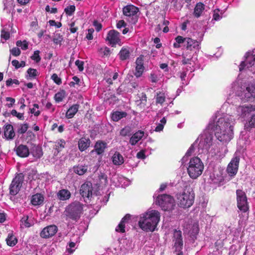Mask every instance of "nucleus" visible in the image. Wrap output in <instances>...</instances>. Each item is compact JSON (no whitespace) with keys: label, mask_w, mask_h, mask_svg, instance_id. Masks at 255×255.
I'll list each match as a JSON object with an SVG mask.
<instances>
[{"label":"nucleus","mask_w":255,"mask_h":255,"mask_svg":"<svg viewBox=\"0 0 255 255\" xmlns=\"http://www.w3.org/2000/svg\"><path fill=\"white\" fill-rule=\"evenodd\" d=\"M215 125V135L220 141L227 143L233 137L235 120L233 116L224 114L217 116Z\"/></svg>","instance_id":"nucleus-1"},{"label":"nucleus","mask_w":255,"mask_h":255,"mask_svg":"<svg viewBox=\"0 0 255 255\" xmlns=\"http://www.w3.org/2000/svg\"><path fill=\"white\" fill-rule=\"evenodd\" d=\"M159 220V213L155 210H151L140 216L138 225L143 231L153 232Z\"/></svg>","instance_id":"nucleus-2"},{"label":"nucleus","mask_w":255,"mask_h":255,"mask_svg":"<svg viewBox=\"0 0 255 255\" xmlns=\"http://www.w3.org/2000/svg\"><path fill=\"white\" fill-rule=\"evenodd\" d=\"M204 168V164L200 158L193 157L188 163L187 172L191 178L195 179L202 174Z\"/></svg>","instance_id":"nucleus-3"},{"label":"nucleus","mask_w":255,"mask_h":255,"mask_svg":"<svg viewBox=\"0 0 255 255\" xmlns=\"http://www.w3.org/2000/svg\"><path fill=\"white\" fill-rule=\"evenodd\" d=\"M212 139V135L209 133H205L201 136L199 146L203 150L202 153H209L211 156H215V155L217 154L215 149L216 144L213 143Z\"/></svg>","instance_id":"nucleus-4"},{"label":"nucleus","mask_w":255,"mask_h":255,"mask_svg":"<svg viewBox=\"0 0 255 255\" xmlns=\"http://www.w3.org/2000/svg\"><path fill=\"white\" fill-rule=\"evenodd\" d=\"M178 205L183 208L191 207L194 203V194L192 191H185L182 194L177 195Z\"/></svg>","instance_id":"nucleus-5"},{"label":"nucleus","mask_w":255,"mask_h":255,"mask_svg":"<svg viewBox=\"0 0 255 255\" xmlns=\"http://www.w3.org/2000/svg\"><path fill=\"white\" fill-rule=\"evenodd\" d=\"M83 210V205L79 202H75L70 204L66 209L65 215L67 218L77 220L80 218Z\"/></svg>","instance_id":"nucleus-6"},{"label":"nucleus","mask_w":255,"mask_h":255,"mask_svg":"<svg viewBox=\"0 0 255 255\" xmlns=\"http://www.w3.org/2000/svg\"><path fill=\"white\" fill-rule=\"evenodd\" d=\"M155 203L164 211H169L174 208L175 201L173 198L167 194L159 195L155 200Z\"/></svg>","instance_id":"nucleus-7"},{"label":"nucleus","mask_w":255,"mask_h":255,"mask_svg":"<svg viewBox=\"0 0 255 255\" xmlns=\"http://www.w3.org/2000/svg\"><path fill=\"white\" fill-rule=\"evenodd\" d=\"M255 55L248 53L246 54V58L244 61H242L240 65V71L243 70L249 71L247 73L252 72L255 75Z\"/></svg>","instance_id":"nucleus-8"},{"label":"nucleus","mask_w":255,"mask_h":255,"mask_svg":"<svg viewBox=\"0 0 255 255\" xmlns=\"http://www.w3.org/2000/svg\"><path fill=\"white\" fill-rule=\"evenodd\" d=\"M237 207L243 212H246L249 210L247 197L245 192L242 190L236 191Z\"/></svg>","instance_id":"nucleus-9"},{"label":"nucleus","mask_w":255,"mask_h":255,"mask_svg":"<svg viewBox=\"0 0 255 255\" xmlns=\"http://www.w3.org/2000/svg\"><path fill=\"white\" fill-rule=\"evenodd\" d=\"M255 105L251 104L243 105L236 108L237 116L239 118L245 119L254 112Z\"/></svg>","instance_id":"nucleus-10"},{"label":"nucleus","mask_w":255,"mask_h":255,"mask_svg":"<svg viewBox=\"0 0 255 255\" xmlns=\"http://www.w3.org/2000/svg\"><path fill=\"white\" fill-rule=\"evenodd\" d=\"M173 242L174 243L175 251L177 252L176 255H183V253L181 252L183 247V241L182 233L180 231H174Z\"/></svg>","instance_id":"nucleus-11"},{"label":"nucleus","mask_w":255,"mask_h":255,"mask_svg":"<svg viewBox=\"0 0 255 255\" xmlns=\"http://www.w3.org/2000/svg\"><path fill=\"white\" fill-rule=\"evenodd\" d=\"M123 13L128 17H132L131 22L135 23L137 21V14L139 12L138 7L133 5H128L123 8Z\"/></svg>","instance_id":"nucleus-12"},{"label":"nucleus","mask_w":255,"mask_h":255,"mask_svg":"<svg viewBox=\"0 0 255 255\" xmlns=\"http://www.w3.org/2000/svg\"><path fill=\"white\" fill-rule=\"evenodd\" d=\"M23 181L21 174L17 175L13 179L9 187V192L11 195H15L19 191Z\"/></svg>","instance_id":"nucleus-13"},{"label":"nucleus","mask_w":255,"mask_h":255,"mask_svg":"<svg viewBox=\"0 0 255 255\" xmlns=\"http://www.w3.org/2000/svg\"><path fill=\"white\" fill-rule=\"evenodd\" d=\"M58 228L55 225H51L44 228L40 233V236L43 239L50 238L55 235Z\"/></svg>","instance_id":"nucleus-14"},{"label":"nucleus","mask_w":255,"mask_h":255,"mask_svg":"<svg viewBox=\"0 0 255 255\" xmlns=\"http://www.w3.org/2000/svg\"><path fill=\"white\" fill-rule=\"evenodd\" d=\"M240 158L235 156L229 163L227 168V172L231 176H235L238 170Z\"/></svg>","instance_id":"nucleus-15"},{"label":"nucleus","mask_w":255,"mask_h":255,"mask_svg":"<svg viewBox=\"0 0 255 255\" xmlns=\"http://www.w3.org/2000/svg\"><path fill=\"white\" fill-rule=\"evenodd\" d=\"M93 187L90 182H87L81 186L80 193L82 196L85 199H89L92 195Z\"/></svg>","instance_id":"nucleus-16"},{"label":"nucleus","mask_w":255,"mask_h":255,"mask_svg":"<svg viewBox=\"0 0 255 255\" xmlns=\"http://www.w3.org/2000/svg\"><path fill=\"white\" fill-rule=\"evenodd\" d=\"M120 33L115 30H110L108 33L106 40L109 41L112 46L120 42Z\"/></svg>","instance_id":"nucleus-17"},{"label":"nucleus","mask_w":255,"mask_h":255,"mask_svg":"<svg viewBox=\"0 0 255 255\" xmlns=\"http://www.w3.org/2000/svg\"><path fill=\"white\" fill-rule=\"evenodd\" d=\"M135 71L134 75L137 77H140L144 70V67L143 66V56H139L138 57L135 61Z\"/></svg>","instance_id":"nucleus-18"},{"label":"nucleus","mask_w":255,"mask_h":255,"mask_svg":"<svg viewBox=\"0 0 255 255\" xmlns=\"http://www.w3.org/2000/svg\"><path fill=\"white\" fill-rule=\"evenodd\" d=\"M186 48L187 50H191L196 52L200 48L198 41L193 40L190 38L186 37V41L185 44Z\"/></svg>","instance_id":"nucleus-19"},{"label":"nucleus","mask_w":255,"mask_h":255,"mask_svg":"<svg viewBox=\"0 0 255 255\" xmlns=\"http://www.w3.org/2000/svg\"><path fill=\"white\" fill-rule=\"evenodd\" d=\"M241 96L246 101L250 100L252 97H255V87L253 85L248 86L244 91V94H242Z\"/></svg>","instance_id":"nucleus-20"},{"label":"nucleus","mask_w":255,"mask_h":255,"mask_svg":"<svg viewBox=\"0 0 255 255\" xmlns=\"http://www.w3.org/2000/svg\"><path fill=\"white\" fill-rule=\"evenodd\" d=\"M15 151L17 155L21 157H26L30 153L28 147L23 144L18 146L15 149Z\"/></svg>","instance_id":"nucleus-21"},{"label":"nucleus","mask_w":255,"mask_h":255,"mask_svg":"<svg viewBox=\"0 0 255 255\" xmlns=\"http://www.w3.org/2000/svg\"><path fill=\"white\" fill-rule=\"evenodd\" d=\"M144 135V132L142 130H139L135 132L129 139V143L131 145H135Z\"/></svg>","instance_id":"nucleus-22"},{"label":"nucleus","mask_w":255,"mask_h":255,"mask_svg":"<svg viewBox=\"0 0 255 255\" xmlns=\"http://www.w3.org/2000/svg\"><path fill=\"white\" fill-rule=\"evenodd\" d=\"M107 147V143L102 141H97L94 146V150L91 151L92 153L95 151L97 154L100 155L103 153L105 151V149Z\"/></svg>","instance_id":"nucleus-23"},{"label":"nucleus","mask_w":255,"mask_h":255,"mask_svg":"<svg viewBox=\"0 0 255 255\" xmlns=\"http://www.w3.org/2000/svg\"><path fill=\"white\" fill-rule=\"evenodd\" d=\"M71 194L70 192L67 189H61L57 193V197L58 200L60 201H66L70 198Z\"/></svg>","instance_id":"nucleus-24"},{"label":"nucleus","mask_w":255,"mask_h":255,"mask_svg":"<svg viewBox=\"0 0 255 255\" xmlns=\"http://www.w3.org/2000/svg\"><path fill=\"white\" fill-rule=\"evenodd\" d=\"M204 9L205 5L203 3L200 2L197 3L194 8V16L196 18H199L202 15Z\"/></svg>","instance_id":"nucleus-25"},{"label":"nucleus","mask_w":255,"mask_h":255,"mask_svg":"<svg viewBox=\"0 0 255 255\" xmlns=\"http://www.w3.org/2000/svg\"><path fill=\"white\" fill-rule=\"evenodd\" d=\"M4 134L7 139H12L15 136L13 127L11 125H6L4 129Z\"/></svg>","instance_id":"nucleus-26"},{"label":"nucleus","mask_w":255,"mask_h":255,"mask_svg":"<svg viewBox=\"0 0 255 255\" xmlns=\"http://www.w3.org/2000/svg\"><path fill=\"white\" fill-rule=\"evenodd\" d=\"M90 140L89 138L82 137L78 141V147L80 151L86 149L90 145Z\"/></svg>","instance_id":"nucleus-27"},{"label":"nucleus","mask_w":255,"mask_h":255,"mask_svg":"<svg viewBox=\"0 0 255 255\" xmlns=\"http://www.w3.org/2000/svg\"><path fill=\"white\" fill-rule=\"evenodd\" d=\"M79 108V105L75 104L71 106L66 113V117L67 119L72 118L77 113Z\"/></svg>","instance_id":"nucleus-28"},{"label":"nucleus","mask_w":255,"mask_h":255,"mask_svg":"<svg viewBox=\"0 0 255 255\" xmlns=\"http://www.w3.org/2000/svg\"><path fill=\"white\" fill-rule=\"evenodd\" d=\"M112 161L114 165H121L124 163V159L119 152H116L112 156Z\"/></svg>","instance_id":"nucleus-29"},{"label":"nucleus","mask_w":255,"mask_h":255,"mask_svg":"<svg viewBox=\"0 0 255 255\" xmlns=\"http://www.w3.org/2000/svg\"><path fill=\"white\" fill-rule=\"evenodd\" d=\"M44 197L41 194H36L32 196L31 202L34 206L40 205L42 204Z\"/></svg>","instance_id":"nucleus-30"},{"label":"nucleus","mask_w":255,"mask_h":255,"mask_svg":"<svg viewBox=\"0 0 255 255\" xmlns=\"http://www.w3.org/2000/svg\"><path fill=\"white\" fill-rule=\"evenodd\" d=\"M130 216L128 214L126 215L121 220L118 226L116 228V231L121 233L125 232V223L129 219Z\"/></svg>","instance_id":"nucleus-31"},{"label":"nucleus","mask_w":255,"mask_h":255,"mask_svg":"<svg viewBox=\"0 0 255 255\" xmlns=\"http://www.w3.org/2000/svg\"><path fill=\"white\" fill-rule=\"evenodd\" d=\"M31 154L35 158H40L42 154V150L40 146L34 145L31 149Z\"/></svg>","instance_id":"nucleus-32"},{"label":"nucleus","mask_w":255,"mask_h":255,"mask_svg":"<svg viewBox=\"0 0 255 255\" xmlns=\"http://www.w3.org/2000/svg\"><path fill=\"white\" fill-rule=\"evenodd\" d=\"M127 116V113L125 112L115 111L111 115V118L114 122H118L123 118Z\"/></svg>","instance_id":"nucleus-33"},{"label":"nucleus","mask_w":255,"mask_h":255,"mask_svg":"<svg viewBox=\"0 0 255 255\" xmlns=\"http://www.w3.org/2000/svg\"><path fill=\"white\" fill-rule=\"evenodd\" d=\"M73 169L75 173L79 175H82L87 171L88 166L87 165H78L74 167Z\"/></svg>","instance_id":"nucleus-34"},{"label":"nucleus","mask_w":255,"mask_h":255,"mask_svg":"<svg viewBox=\"0 0 255 255\" xmlns=\"http://www.w3.org/2000/svg\"><path fill=\"white\" fill-rule=\"evenodd\" d=\"M6 242L8 246L13 247L16 244L17 240L12 233H10L8 234L6 239Z\"/></svg>","instance_id":"nucleus-35"},{"label":"nucleus","mask_w":255,"mask_h":255,"mask_svg":"<svg viewBox=\"0 0 255 255\" xmlns=\"http://www.w3.org/2000/svg\"><path fill=\"white\" fill-rule=\"evenodd\" d=\"M139 100L136 101V104L140 108H143L146 105L147 97L145 94L142 93L139 97Z\"/></svg>","instance_id":"nucleus-36"},{"label":"nucleus","mask_w":255,"mask_h":255,"mask_svg":"<svg viewBox=\"0 0 255 255\" xmlns=\"http://www.w3.org/2000/svg\"><path fill=\"white\" fill-rule=\"evenodd\" d=\"M120 58L122 60H125L129 58L130 55L129 50L127 48H122L119 53Z\"/></svg>","instance_id":"nucleus-37"},{"label":"nucleus","mask_w":255,"mask_h":255,"mask_svg":"<svg viewBox=\"0 0 255 255\" xmlns=\"http://www.w3.org/2000/svg\"><path fill=\"white\" fill-rule=\"evenodd\" d=\"M195 143H194L192 144L190 148L188 149L187 151L186 152L185 155L183 157V158L181 159V161L182 162V164H183L185 162L187 161L188 157L190 156L192 153L194 151V145Z\"/></svg>","instance_id":"nucleus-38"},{"label":"nucleus","mask_w":255,"mask_h":255,"mask_svg":"<svg viewBox=\"0 0 255 255\" xmlns=\"http://www.w3.org/2000/svg\"><path fill=\"white\" fill-rule=\"evenodd\" d=\"M251 117L248 120L246 127L247 128L248 127L253 128H255V110L251 114Z\"/></svg>","instance_id":"nucleus-39"},{"label":"nucleus","mask_w":255,"mask_h":255,"mask_svg":"<svg viewBox=\"0 0 255 255\" xmlns=\"http://www.w3.org/2000/svg\"><path fill=\"white\" fill-rule=\"evenodd\" d=\"M65 97V92L64 90L57 93L54 96V99L56 102L59 103L63 101Z\"/></svg>","instance_id":"nucleus-40"},{"label":"nucleus","mask_w":255,"mask_h":255,"mask_svg":"<svg viewBox=\"0 0 255 255\" xmlns=\"http://www.w3.org/2000/svg\"><path fill=\"white\" fill-rule=\"evenodd\" d=\"M131 128L129 126H126L122 128L120 131V135L123 136H128L131 134Z\"/></svg>","instance_id":"nucleus-41"},{"label":"nucleus","mask_w":255,"mask_h":255,"mask_svg":"<svg viewBox=\"0 0 255 255\" xmlns=\"http://www.w3.org/2000/svg\"><path fill=\"white\" fill-rule=\"evenodd\" d=\"M165 96L164 93L160 92L157 93L155 100L156 104H160L162 105L165 101Z\"/></svg>","instance_id":"nucleus-42"},{"label":"nucleus","mask_w":255,"mask_h":255,"mask_svg":"<svg viewBox=\"0 0 255 255\" xmlns=\"http://www.w3.org/2000/svg\"><path fill=\"white\" fill-rule=\"evenodd\" d=\"M21 226L26 228H28L31 226L32 223L30 222L28 220V217L27 216H24L21 219Z\"/></svg>","instance_id":"nucleus-43"},{"label":"nucleus","mask_w":255,"mask_h":255,"mask_svg":"<svg viewBox=\"0 0 255 255\" xmlns=\"http://www.w3.org/2000/svg\"><path fill=\"white\" fill-rule=\"evenodd\" d=\"M27 73L28 74V76H27V79L35 78L38 74L37 71L36 69L32 68H29L27 71Z\"/></svg>","instance_id":"nucleus-44"},{"label":"nucleus","mask_w":255,"mask_h":255,"mask_svg":"<svg viewBox=\"0 0 255 255\" xmlns=\"http://www.w3.org/2000/svg\"><path fill=\"white\" fill-rule=\"evenodd\" d=\"M65 145V141L63 139H59L55 142V148L57 150L58 152L62 150L64 148Z\"/></svg>","instance_id":"nucleus-45"},{"label":"nucleus","mask_w":255,"mask_h":255,"mask_svg":"<svg viewBox=\"0 0 255 255\" xmlns=\"http://www.w3.org/2000/svg\"><path fill=\"white\" fill-rule=\"evenodd\" d=\"M16 44L17 46L20 47L23 50H26L28 48V43L26 40L23 41L18 40L16 42Z\"/></svg>","instance_id":"nucleus-46"},{"label":"nucleus","mask_w":255,"mask_h":255,"mask_svg":"<svg viewBox=\"0 0 255 255\" xmlns=\"http://www.w3.org/2000/svg\"><path fill=\"white\" fill-rule=\"evenodd\" d=\"M182 58L183 60L182 61V63L183 64L185 65L187 64H190V61L192 58H191V55H187L185 54H182Z\"/></svg>","instance_id":"nucleus-47"},{"label":"nucleus","mask_w":255,"mask_h":255,"mask_svg":"<svg viewBox=\"0 0 255 255\" xmlns=\"http://www.w3.org/2000/svg\"><path fill=\"white\" fill-rule=\"evenodd\" d=\"M28 128V126L27 124H21L17 129V132L19 133L23 134L26 131Z\"/></svg>","instance_id":"nucleus-48"},{"label":"nucleus","mask_w":255,"mask_h":255,"mask_svg":"<svg viewBox=\"0 0 255 255\" xmlns=\"http://www.w3.org/2000/svg\"><path fill=\"white\" fill-rule=\"evenodd\" d=\"M62 40V37L60 34H56L54 36L53 41L56 44H61Z\"/></svg>","instance_id":"nucleus-49"},{"label":"nucleus","mask_w":255,"mask_h":255,"mask_svg":"<svg viewBox=\"0 0 255 255\" xmlns=\"http://www.w3.org/2000/svg\"><path fill=\"white\" fill-rule=\"evenodd\" d=\"M38 105L37 104H34L33 105V108L30 110L31 113L34 114V116H38L40 113V111L38 110Z\"/></svg>","instance_id":"nucleus-50"},{"label":"nucleus","mask_w":255,"mask_h":255,"mask_svg":"<svg viewBox=\"0 0 255 255\" xmlns=\"http://www.w3.org/2000/svg\"><path fill=\"white\" fill-rule=\"evenodd\" d=\"M72 79H73V81H71L69 83V85L70 87H75V85H77L79 86L80 85V80L78 77L74 76L72 78Z\"/></svg>","instance_id":"nucleus-51"},{"label":"nucleus","mask_w":255,"mask_h":255,"mask_svg":"<svg viewBox=\"0 0 255 255\" xmlns=\"http://www.w3.org/2000/svg\"><path fill=\"white\" fill-rule=\"evenodd\" d=\"M75 10V6L73 5H70L65 8V12L66 14L71 15L74 12Z\"/></svg>","instance_id":"nucleus-52"},{"label":"nucleus","mask_w":255,"mask_h":255,"mask_svg":"<svg viewBox=\"0 0 255 255\" xmlns=\"http://www.w3.org/2000/svg\"><path fill=\"white\" fill-rule=\"evenodd\" d=\"M39 52H40L38 50L35 51L33 55L31 57V58L36 62H39L41 60V58L39 56Z\"/></svg>","instance_id":"nucleus-53"},{"label":"nucleus","mask_w":255,"mask_h":255,"mask_svg":"<svg viewBox=\"0 0 255 255\" xmlns=\"http://www.w3.org/2000/svg\"><path fill=\"white\" fill-rule=\"evenodd\" d=\"M12 116L16 117L19 120H23L24 117L22 113H18L15 110H12L11 112Z\"/></svg>","instance_id":"nucleus-54"},{"label":"nucleus","mask_w":255,"mask_h":255,"mask_svg":"<svg viewBox=\"0 0 255 255\" xmlns=\"http://www.w3.org/2000/svg\"><path fill=\"white\" fill-rule=\"evenodd\" d=\"M10 52L12 55L14 56H18L20 54L21 51L18 48L13 47L10 50Z\"/></svg>","instance_id":"nucleus-55"},{"label":"nucleus","mask_w":255,"mask_h":255,"mask_svg":"<svg viewBox=\"0 0 255 255\" xmlns=\"http://www.w3.org/2000/svg\"><path fill=\"white\" fill-rule=\"evenodd\" d=\"M199 228L197 224H194L192 226V229L190 231V234L192 236H195L198 233Z\"/></svg>","instance_id":"nucleus-56"},{"label":"nucleus","mask_w":255,"mask_h":255,"mask_svg":"<svg viewBox=\"0 0 255 255\" xmlns=\"http://www.w3.org/2000/svg\"><path fill=\"white\" fill-rule=\"evenodd\" d=\"M51 79L55 83L58 85H60L62 83L61 79L56 74H53L51 76Z\"/></svg>","instance_id":"nucleus-57"},{"label":"nucleus","mask_w":255,"mask_h":255,"mask_svg":"<svg viewBox=\"0 0 255 255\" xmlns=\"http://www.w3.org/2000/svg\"><path fill=\"white\" fill-rule=\"evenodd\" d=\"M13 84H15L16 85H19V82L16 79H9L6 81V86H10Z\"/></svg>","instance_id":"nucleus-58"},{"label":"nucleus","mask_w":255,"mask_h":255,"mask_svg":"<svg viewBox=\"0 0 255 255\" xmlns=\"http://www.w3.org/2000/svg\"><path fill=\"white\" fill-rule=\"evenodd\" d=\"M76 65L78 67V69L80 71H82L84 69V62L79 60H77L75 62Z\"/></svg>","instance_id":"nucleus-59"},{"label":"nucleus","mask_w":255,"mask_h":255,"mask_svg":"<svg viewBox=\"0 0 255 255\" xmlns=\"http://www.w3.org/2000/svg\"><path fill=\"white\" fill-rule=\"evenodd\" d=\"M1 37L3 38L5 40H7L9 38V33L5 31L4 30H2L1 32Z\"/></svg>","instance_id":"nucleus-60"},{"label":"nucleus","mask_w":255,"mask_h":255,"mask_svg":"<svg viewBox=\"0 0 255 255\" xmlns=\"http://www.w3.org/2000/svg\"><path fill=\"white\" fill-rule=\"evenodd\" d=\"M187 73L185 71H183L180 73V78L182 81V84H184L185 85H187L188 84V82L184 81H185V77H186Z\"/></svg>","instance_id":"nucleus-61"},{"label":"nucleus","mask_w":255,"mask_h":255,"mask_svg":"<svg viewBox=\"0 0 255 255\" xmlns=\"http://www.w3.org/2000/svg\"><path fill=\"white\" fill-rule=\"evenodd\" d=\"M175 40H176V42L178 43V44H181V43H185V42L186 41V38H183L182 36H178L175 38Z\"/></svg>","instance_id":"nucleus-62"},{"label":"nucleus","mask_w":255,"mask_h":255,"mask_svg":"<svg viewBox=\"0 0 255 255\" xmlns=\"http://www.w3.org/2000/svg\"><path fill=\"white\" fill-rule=\"evenodd\" d=\"M94 31V29L90 28L88 30V34H87L86 38L88 40H92L93 39L92 34Z\"/></svg>","instance_id":"nucleus-63"},{"label":"nucleus","mask_w":255,"mask_h":255,"mask_svg":"<svg viewBox=\"0 0 255 255\" xmlns=\"http://www.w3.org/2000/svg\"><path fill=\"white\" fill-rule=\"evenodd\" d=\"M150 80L152 83H156L158 81L157 76L153 73H151L150 76Z\"/></svg>","instance_id":"nucleus-64"}]
</instances>
